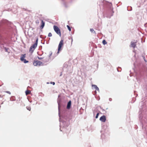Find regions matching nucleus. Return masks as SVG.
I'll return each mask as SVG.
<instances>
[{
    "label": "nucleus",
    "instance_id": "18",
    "mask_svg": "<svg viewBox=\"0 0 147 147\" xmlns=\"http://www.w3.org/2000/svg\"><path fill=\"white\" fill-rule=\"evenodd\" d=\"M52 36V34L51 32L49 33V34H48V36L49 37H51Z\"/></svg>",
    "mask_w": 147,
    "mask_h": 147
},
{
    "label": "nucleus",
    "instance_id": "13",
    "mask_svg": "<svg viewBox=\"0 0 147 147\" xmlns=\"http://www.w3.org/2000/svg\"><path fill=\"white\" fill-rule=\"evenodd\" d=\"M22 61H23V62L24 63H27L28 62V61H26V60L25 59H24V60H23Z\"/></svg>",
    "mask_w": 147,
    "mask_h": 147
},
{
    "label": "nucleus",
    "instance_id": "5",
    "mask_svg": "<svg viewBox=\"0 0 147 147\" xmlns=\"http://www.w3.org/2000/svg\"><path fill=\"white\" fill-rule=\"evenodd\" d=\"M100 120L102 122H105L106 120V117L105 115L102 116L100 118Z\"/></svg>",
    "mask_w": 147,
    "mask_h": 147
},
{
    "label": "nucleus",
    "instance_id": "1",
    "mask_svg": "<svg viewBox=\"0 0 147 147\" xmlns=\"http://www.w3.org/2000/svg\"><path fill=\"white\" fill-rule=\"evenodd\" d=\"M38 38H36V41L31 46L29 49V52L32 54L33 53L35 49L37 47L38 44Z\"/></svg>",
    "mask_w": 147,
    "mask_h": 147
},
{
    "label": "nucleus",
    "instance_id": "17",
    "mask_svg": "<svg viewBox=\"0 0 147 147\" xmlns=\"http://www.w3.org/2000/svg\"><path fill=\"white\" fill-rule=\"evenodd\" d=\"M5 51L7 52H8V49H9L8 48H6V47H5Z\"/></svg>",
    "mask_w": 147,
    "mask_h": 147
},
{
    "label": "nucleus",
    "instance_id": "4",
    "mask_svg": "<svg viewBox=\"0 0 147 147\" xmlns=\"http://www.w3.org/2000/svg\"><path fill=\"white\" fill-rule=\"evenodd\" d=\"M42 63L39 61H36L33 62V65L34 66L40 65Z\"/></svg>",
    "mask_w": 147,
    "mask_h": 147
},
{
    "label": "nucleus",
    "instance_id": "23",
    "mask_svg": "<svg viewBox=\"0 0 147 147\" xmlns=\"http://www.w3.org/2000/svg\"><path fill=\"white\" fill-rule=\"evenodd\" d=\"M39 58V59H41V58Z\"/></svg>",
    "mask_w": 147,
    "mask_h": 147
},
{
    "label": "nucleus",
    "instance_id": "19",
    "mask_svg": "<svg viewBox=\"0 0 147 147\" xmlns=\"http://www.w3.org/2000/svg\"><path fill=\"white\" fill-rule=\"evenodd\" d=\"M99 114L98 113H97V114L96 115V118L97 119V118H98V115H99Z\"/></svg>",
    "mask_w": 147,
    "mask_h": 147
},
{
    "label": "nucleus",
    "instance_id": "20",
    "mask_svg": "<svg viewBox=\"0 0 147 147\" xmlns=\"http://www.w3.org/2000/svg\"><path fill=\"white\" fill-rule=\"evenodd\" d=\"M5 92L7 93L8 94H11V92L9 91H7Z\"/></svg>",
    "mask_w": 147,
    "mask_h": 147
},
{
    "label": "nucleus",
    "instance_id": "22",
    "mask_svg": "<svg viewBox=\"0 0 147 147\" xmlns=\"http://www.w3.org/2000/svg\"><path fill=\"white\" fill-rule=\"evenodd\" d=\"M53 85H54L55 84V83L54 82H53Z\"/></svg>",
    "mask_w": 147,
    "mask_h": 147
},
{
    "label": "nucleus",
    "instance_id": "7",
    "mask_svg": "<svg viewBox=\"0 0 147 147\" xmlns=\"http://www.w3.org/2000/svg\"><path fill=\"white\" fill-rule=\"evenodd\" d=\"M45 25V23L44 22V21L42 20H41V25L40 26V28L41 29H42L44 27Z\"/></svg>",
    "mask_w": 147,
    "mask_h": 147
},
{
    "label": "nucleus",
    "instance_id": "24",
    "mask_svg": "<svg viewBox=\"0 0 147 147\" xmlns=\"http://www.w3.org/2000/svg\"><path fill=\"white\" fill-rule=\"evenodd\" d=\"M0 97H1V95H0Z\"/></svg>",
    "mask_w": 147,
    "mask_h": 147
},
{
    "label": "nucleus",
    "instance_id": "9",
    "mask_svg": "<svg viewBox=\"0 0 147 147\" xmlns=\"http://www.w3.org/2000/svg\"><path fill=\"white\" fill-rule=\"evenodd\" d=\"M26 57V54L22 55L20 57V60L21 61L24 59Z\"/></svg>",
    "mask_w": 147,
    "mask_h": 147
},
{
    "label": "nucleus",
    "instance_id": "3",
    "mask_svg": "<svg viewBox=\"0 0 147 147\" xmlns=\"http://www.w3.org/2000/svg\"><path fill=\"white\" fill-rule=\"evenodd\" d=\"M64 44L63 40H61L59 42V44L58 49V53H59V51L61 50V49L62 47L63 46Z\"/></svg>",
    "mask_w": 147,
    "mask_h": 147
},
{
    "label": "nucleus",
    "instance_id": "11",
    "mask_svg": "<svg viewBox=\"0 0 147 147\" xmlns=\"http://www.w3.org/2000/svg\"><path fill=\"white\" fill-rule=\"evenodd\" d=\"M30 91L28 90H27L26 92V95H28L30 93Z\"/></svg>",
    "mask_w": 147,
    "mask_h": 147
},
{
    "label": "nucleus",
    "instance_id": "12",
    "mask_svg": "<svg viewBox=\"0 0 147 147\" xmlns=\"http://www.w3.org/2000/svg\"><path fill=\"white\" fill-rule=\"evenodd\" d=\"M90 31L92 33L96 34L95 32L94 31V29L92 28H91L90 29Z\"/></svg>",
    "mask_w": 147,
    "mask_h": 147
},
{
    "label": "nucleus",
    "instance_id": "21",
    "mask_svg": "<svg viewBox=\"0 0 147 147\" xmlns=\"http://www.w3.org/2000/svg\"><path fill=\"white\" fill-rule=\"evenodd\" d=\"M36 23H39V21L38 20H36Z\"/></svg>",
    "mask_w": 147,
    "mask_h": 147
},
{
    "label": "nucleus",
    "instance_id": "16",
    "mask_svg": "<svg viewBox=\"0 0 147 147\" xmlns=\"http://www.w3.org/2000/svg\"><path fill=\"white\" fill-rule=\"evenodd\" d=\"M26 108L28 110H29V111H30L31 109V107H26Z\"/></svg>",
    "mask_w": 147,
    "mask_h": 147
},
{
    "label": "nucleus",
    "instance_id": "14",
    "mask_svg": "<svg viewBox=\"0 0 147 147\" xmlns=\"http://www.w3.org/2000/svg\"><path fill=\"white\" fill-rule=\"evenodd\" d=\"M102 43L104 45H105L106 44H107V42L105 40H104L103 41H102Z\"/></svg>",
    "mask_w": 147,
    "mask_h": 147
},
{
    "label": "nucleus",
    "instance_id": "15",
    "mask_svg": "<svg viewBox=\"0 0 147 147\" xmlns=\"http://www.w3.org/2000/svg\"><path fill=\"white\" fill-rule=\"evenodd\" d=\"M67 28L68 30L69 31H71V29L70 27H69V25H67Z\"/></svg>",
    "mask_w": 147,
    "mask_h": 147
},
{
    "label": "nucleus",
    "instance_id": "10",
    "mask_svg": "<svg viewBox=\"0 0 147 147\" xmlns=\"http://www.w3.org/2000/svg\"><path fill=\"white\" fill-rule=\"evenodd\" d=\"M92 86L94 87L96 90H99L98 88L97 87V86L95 85H92Z\"/></svg>",
    "mask_w": 147,
    "mask_h": 147
},
{
    "label": "nucleus",
    "instance_id": "2",
    "mask_svg": "<svg viewBox=\"0 0 147 147\" xmlns=\"http://www.w3.org/2000/svg\"><path fill=\"white\" fill-rule=\"evenodd\" d=\"M53 29L54 31L57 34L59 35L60 36H61V33L60 30L57 26L54 25L53 26Z\"/></svg>",
    "mask_w": 147,
    "mask_h": 147
},
{
    "label": "nucleus",
    "instance_id": "6",
    "mask_svg": "<svg viewBox=\"0 0 147 147\" xmlns=\"http://www.w3.org/2000/svg\"><path fill=\"white\" fill-rule=\"evenodd\" d=\"M136 45V42H131V45L132 47H133V48H135Z\"/></svg>",
    "mask_w": 147,
    "mask_h": 147
},
{
    "label": "nucleus",
    "instance_id": "8",
    "mask_svg": "<svg viewBox=\"0 0 147 147\" xmlns=\"http://www.w3.org/2000/svg\"><path fill=\"white\" fill-rule=\"evenodd\" d=\"M71 101H69L68 102L67 104V109H69L71 107Z\"/></svg>",
    "mask_w": 147,
    "mask_h": 147
}]
</instances>
